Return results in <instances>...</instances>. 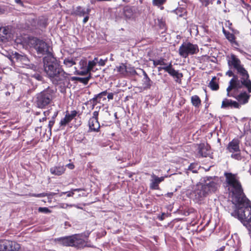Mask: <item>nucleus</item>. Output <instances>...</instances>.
<instances>
[{
  "mask_svg": "<svg viewBox=\"0 0 251 251\" xmlns=\"http://www.w3.org/2000/svg\"><path fill=\"white\" fill-rule=\"evenodd\" d=\"M190 197L197 203H202L208 196L204 186L201 182L194 185L190 193Z\"/></svg>",
  "mask_w": 251,
  "mask_h": 251,
  "instance_id": "39448f33",
  "label": "nucleus"
},
{
  "mask_svg": "<svg viewBox=\"0 0 251 251\" xmlns=\"http://www.w3.org/2000/svg\"><path fill=\"white\" fill-rule=\"evenodd\" d=\"M172 67V63H170L168 65L164 66V67H159L157 68L158 71H160L162 70H164L165 72H167L168 74L169 73L171 68Z\"/></svg>",
  "mask_w": 251,
  "mask_h": 251,
  "instance_id": "72a5a7b5",
  "label": "nucleus"
},
{
  "mask_svg": "<svg viewBox=\"0 0 251 251\" xmlns=\"http://www.w3.org/2000/svg\"><path fill=\"white\" fill-rule=\"evenodd\" d=\"M107 58H105V59H100V60H99L98 64H99V66H103L105 65V63L107 61Z\"/></svg>",
  "mask_w": 251,
  "mask_h": 251,
  "instance_id": "de8ad7c7",
  "label": "nucleus"
},
{
  "mask_svg": "<svg viewBox=\"0 0 251 251\" xmlns=\"http://www.w3.org/2000/svg\"><path fill=\"white\" fill-rule=\"evenodd\" d=\"M239 143L238 139H234L230 142L227 146V150L231 152L239 151Z\"/></svg>",
  "mask_w": 251,
  "mask_h": 251,
  "instance_id": "f3484780",
  "label": "nucleus"
},
{
  "mask_svg": "<svg viewBox=\"0 0 251 251\" xmlns=\"http://www.w3.org/2000/svg\"><path fill=\"white\" fill-rule=\"evenodd\" d=\"M201 182L208 195L215 193L221 184V181L218 176H205L201 180Z\"/></svg>",
  "mask_w": 251,
  "mask_h": 251,
  "instance_id": "423d86ee",
  "label": "nucleus"
},
{
  "mask_svg": "<svg viewBox=\"0 0 251 251\" xmlns=\"http://www.w3.org/2000/svg\"><path fill=\"white\" fill-rule=\"evenodd\" d=\"M191 102L193 106L199 107L201 103V100L197 95H194L191 97Z\"/></svg>",
  "mask_w": 251,
  "mask_h": 251,
  "instance_id": "bb28decb",
  "label": "nucleus"
},
{
  "mask_svg": "<svg viewBox=\"0 0 251 251\" xmlns=\"http://www.w3.org/2000/svg\"><path fill=\"white\" fill-rule=\"evenodd\" d=\"M169 74L175 78V81L178 83H181V78L183 76V75L181 73H179L178 71L175 70L172 67Z\"/></svg>",
  "mask_w": 251,
  "mask_h": 251,
  "instance_id": "5701e85b",
  "label": "nucleus"
},
{
  "mask_svg": "<svg viewBox=\"0 0 251 251\" xmlns=\"http://www.w3.org/2000/svg\"><path fill=\"white\" fill-rule=\"evenodd\" d=\"M225 250V247L222 246L220 249H218L217 250L215 251H224Z\"/></svg>",
  "mask_w": 251,
  "mask_h": 251,
  "instance_id": "bf43d9fd",
  "label": "nucleus"
},
{
  "mask_svg": "<svg viewBox=\"0 0 251 251\" xmlns=\"http://www.w3.org/2000/svg\"><path fill=\"white\" fill-rule=\"evenodd\" d=\"M199 51L197 45L190 42L183 43L178 49L179 55L182 58H186L189 55L197 54Z\"/></svg>",
  "mask_w": 251,
  "mask_h": 251,
  "instance_id": "0eeeda50",
  "label": "nucleus"
},
{
  "mask_svg": "<svg viewBox=\"0 0 251 251\" xmlns=\"http://www.w3.org/2000/svg\"><path fill=\"white\" fill-rule=\"evenodd\" d=\"M234 251H239V250L238 249H234Z\"/></svg>",
  "mask_w": 251,
  "mask_h": 251,
  "instance_id": "774afa93",
  "label": "nucleus"
},
{
  "mask_svg": "<svg viewBox=\"0 0 251 251\" xmlns=\"http://www.w3.org/2000/svg\"><path fill=\"white\" fill-rule=\"evenodd\" d=\"M90 12L89 8H83L81 6H77L75 11V13L79 16H84L86 15H89Z\"/></svg>",
  "mask_w": 251,
  "mask_h": 251,
  "instance_id": "b1692460",
  "label": "nucleus"
},
{
  "mask_svg": "<svg viewBox=\"0 0 251 251\" xmlns=\"http://www.w3.org/2000/svg\"><path fill=\"white\" fill-rule=\"evenodd\" d=\"M16 2L20 5H22L23 4V1H21V0H19V1H15Z\"/></svg>",
  "mask_w": 251,
  "mask_h": 251,
  "instance_id": "680f3d73",
  "label": "nucleus"
},
{
  "mask_svg": "<svg viewBox=\"0 0 251 251\" xmlns=\"http://www.w3.org/2000/svg\"><path fill=\"white\" fill-rule=\"evenodd\" d=\"M151 176L152 179L151 180L150 188L153 190L158 189V184L164 180L165 177H159L153 174L151 175Z\"/></svg>",
  "mask_w": 251,
  "mask_h": 251,
  "instance_id": "4468645a",
  "label": "nucleus"
},
{
  "mask_svg": "<svg viewBox=\"0 0 251 251\" xmlns=\"http://www.w3.org/2000/svg\"><path fill=\"white\" fill-rule=\"evenodd\" d=\"M197 165L195 164H191L189 167L188 170L191 171L193 173H197Z\"/></svg>",
  "mask_w": 251,
  "mask_h": 251,
  "instance_id": "e433bc0d",
  "label": "nucleus"
},
{
  "mask_svg": "<svg viewBox=\"0 0 251 251\" xmlns=\"http://www.w3.org/2000/svg\"><path fill=\"white\" fill-rule=\"evenodd\" d=\"M53 99V90L49 87L37 94L35 103L37 107L44 109L52 101Z\"/></svg>",
  "mask_w": 251,
  "mask_h": 251,
  "instance_id": "20e7f679",
  "label": "nucleus"
},
{
  "mask_svg": "<svg viewBox=\"0 0 251 251\" xmlns=\"http://www.w3.org/2000/svg\"><path fill=\"white\" fill-rule=\"evenodd\" d=\"M66 194L68 197H72L74 195V193L72 190L70 191L66 192Z\"/></svg>",
  "mask_w": 251,
  "mask_h": 251,
  "instance_id": "603ef678",
  "label": "nucleus"
},
{
  "mask_svg": "<svg viewBox=\"0 0 251 251\" xmlns=\"http://www.w3.org/2000/svg\"><path fill=\"white\" fill-rule=\"evenodd\" d=\"M227 64L229 68L233 69L237 74L229 81L227 90H238L245 87L249 93H251V80L249 78V74L240 60L235 55L231 54L227 59Z\"/></svg>",
  "mask_w": 251,
  "mask_h": 251,
  "instance_id": "f257e3e1",
  "label": "nucleus"
},
{
  "mask_svg": "<svg viewBox=\"0 0 251 251\" xmlns=\"http://www.w3.org/2000/svg\"><path fill=\"white\" fill-rule=\"evenodd\" d=\"M220 3H221V1H220V0L217 1V4H220Z\"/></svg>",
  "mask_w": 251,
  "mask_h": 251,
  "instance_id": "338daca9",
  "label": "nucleus"
},
{
  "mask_svg": "<svg viewBox=\"0 0 251 251\" xmlns=\"http://www.w3.org/2000/svg\"><path fill=\"white\" fill-rule=\"evenodd\" d=\"M106 96L109 100H112L114 98V94L113 93H107Z\"/></svg>",
  "mask_w": 251,
  "mask_h": 251,
  "instance_id": "3c124183",
  "label": "nucleus"
},
{
  "mask_svg": "<svg viewBox=\"0 0 251 251\" xmlns=\"http://www.w3.org/2000/svg\"><path fill=\"white\" fill-rule=\"evenodd\" d=\"M5 240H0V251H5Z\"/></svg>",
  "mask_w": 251,
  "mask_h": 251,
  "instance_id": "37998d69",
  "label": "nucleus"
},
{
  "mask_svg": "<svg viewBox=\"0 0 251 251\" xmlns=\"http://www.w3.org/2000/svg\"><path fill=\"white\" fill-rule=\"evenodd\" d=\"M97 64H96L94 62H92V61H89L87 63V67L83 71H80L78 74L80 75H85L87 74L88 73L90 72H95L97 69H95V67L96 66Z\"/></svg>",
  "mask_w": 251,
  "mask_h": 251,
  "instance_id": "aec40b11",
  "label": "nucleus"
},
{
  "mask_svg": "<svg viewBox=\"0 0 251 251\" xmlns=\"http://www.w3.org/2000/svg\"><path fill=\"white\" fill-rule=\"evenodd\" d=\"M65 194H66V192H62L61 194H60V196H62V195Z\"/></svg>",
  "mask_w": 251,
  "mask_h": 251,
  "instance_id": "69168bd1",
  "label": "nucleus"
},
{
  "mask_svg": "<svg viewBox=\"0 0 251 251\" xmlns=\"http://www.w3.org/2000/svg\"><path fill=\"white\" fill-rule=\"evenodd\" d=\"M224 176L226 177L225 187L228 191L229 196L231 199L232 202H239V200L245 197L243 193L239 177L237 174L225 172Z\"/></svg>",
  "mask_w": 251,
  "mask_h": 251,
  "instance_id": "7ed1b4c3",
  "label": "nucleus"
},
{
  "mask_svg": "<svg viewBox=\"0 0 251 251\" xmlns=\"http://www.w3.org/2000/svg\"><path fill=\"white\" fill-rule=\"evenodd\" d=\"M70 115V117L72 119V120L76 116L77 112L75 110H73L71 111L70 113H68Z\"/></svg>",
  "mask_w": 251,
  "mask_h": 251,
  "instance_id": "09e8293b",
  "label": "nucleus"
},
{
  "mask_svg": "<svg viewBox=\"0 0 251 251\" xmlns=\"http://www.w3.org/2000/svg\"><path fill=\"white\" fill-rule=\"evenodd\" d=\"M153 62V64L154 66H156L157 65H166V64L164 62V59L163 58H160L159 59H155V60H151Z\"/></svg>",
  "mask_w": 251,
  "mask_h": 251,
  "instance_id": "2f4dec72",
  "label": "nucleus"
},
{
  "mask_svg": "<svg viewBox=\"0 0 251 251\" xmlns=\"http://www.w3.org/2000/svg\"><path fill=\"white\" fill-rule=\"evenodd\" d=\"M64 64L67 67H71L75 64V62L72 58H66L64 60Z\"/></svg>",
  "mask_w": 251,
  "mask_h": 251,
  "instance_id": "7c9ffc66",
  "label": "nucleus"
},
{
  "mask_svg": "<svg viewBox=\"0 0 251 251\" xmlns=\"http://www.w3.org/2000/svg\"><path fill=\"white\" fill-rule=\"evenodd\" d=\"M222 108H239L240 104L237 101L230 99H225L223 100L221 105Z\"/></svg>",
  "mask_w": 251,
  "mask_h": 251,
  "instance_id": "9b49d317",
  "label": "nucleus"
},
{
  "mask_svg": "<svg viewBox=\"0 0 251 251\" xmlns=\"http://www.w3.org/2000/svg\"><path fill=\"white\" fill-rule=\"evenodd\" d=\"M81 236L79 234L74 235V241L73 247L77 248H83L87 246L86 243L85 241L81 238Z\"/></svg>",
  "mask_w": 251,
  "mask_h": 251,
  "instance_id": "2eb2a0df",
  "label": "nucleus"
},
{
  "mask_svg": "<svg viewBox=\"0 0 251 251\" xmlns=\"http://www.w3.org/2000/svg\"><path fill=\"white\" fill-rule=\"evenodd\" d=\"M50 112V110H48L44 112L43 114L45 117H47V116H49Z\"/></svg>",
  "mask_w": 251,
  "mask_h": 251,
  "instance_id": "6e6d98bb",
  "label": "nucleus"
},
{
  "mask_svg": "<svg viewBox=\"0 0 251 251\" xmlns=\"http://www.w3.org/2000/svg\"><path fill=\"white\" fill-rule=\"evenodd\" d=\"M165 1H153V4L158 7H160L161 9H163V7L162 5L163 4Z\"/></svg>",
  "mask_w": 251,
  "mask_h": 251,
  "instance_id": "ea45409f",
  "label": "nucleus"
},
{
  "mask_svg": "<svg viewBox=\"0 0 251 251\" xmlns=\"http://www.w3.org/2000/svg\"><path fill=\"white\" fill-rule=\"evenodd\" d=\"M223 32L226 37V38L232 44L237 45V43L235 41V37L234 35L229 32L226 31L223 29Z\"/></svg>",
  "mask_w": 251,
  "mask_h": 251,
  "instance_id": "a878e982",
  "label": "nucleus"
},
{
  "mask_svg": "<svg viewBox=\"0 0 251 251\" xmlns=\"http://www.w3.org/2000/svg\"><path fill=\"white\" fill-rule=\"evenodd\" d=\"M58 113V111L56 110L54 112V114L51 118V119L55 120V118L57 117Z\"/></svg>",
  "mask_w": 251,
  "mask_h": 251,
  "instance_id": "864d4df0",
  "label": "nucleus"
},
{
  "mask_svg": "<svg viewBox=\"0 0 251 251\" xmlns=\"http://www.w3.org/2000/svg\"><path fill=\"white\" fill-rule=\"evenodd\" d=\"M229 70H228L226 73V75L227 76H228L229 77H231L232 76V78H234V76H236V75H235L233 72H232V71L231 70L232 69H230L229 68Z\"/></svg>",
  "mask_w": 251,
  "mask_h": 251,
  "instance_id": "49530a36",
  "label": "nucleus"
},
{
  "mask_svg": "<svg viewBox=\"0 0 251 251\" xmlns=\"http://www.w3.org/2000/svg\"><path fill=\"white\" fill-rule=\"evenodd\" d=\"M92 62H94L96 64H98L99 59L98 57H95L93 60H91Z\"/></svg>",
  "mask_w": 251,
  "mask_h": 251,
  "instance_id": "13d9d810",
  "label": "nucleus"
},
{
  "mask_svg": "<svg viewBox=\"0 0 251 251\" xmlns=\"http://www.w3.org/2000/svg\"><path fill=\"white\" fill-rule=\"evenodd\" d=\"M99 111H95L93 113V116L91 119H95L98 120Z\"/></svg>",
  "mask_w": 251,
  "mask_h": 251,
  "instance_id": "8fccbe9b",
  "label": "nucleus"
},
{
  "mask_svg": "<svg viewBox=\"0 0 251 251\" xmlns=\"http://www.w3.org/2000/svg\"><path fill=\"white\" fill-rule=\"evenodd\" d=\"M214 78H213L210 81L209 84V87L212 90H217L219 88L218 84L214 81Z\"/></svg>",
  "mask_w": 251,
  "mask_h": 251,
  "instance_id": "473e14b6",
  "label": "nucleus"
},
{
  "mask_svg": "<svg viewBox=\"0 0 251 251\" xmlns=\"http://www.w3.org/2000/svg\"><path fill=\"white\" fill-rule=\"evenodd\" d=\"M47 117H45V116H44V117H43V118L40 119L39 120V121H40V122H43V121H46V120H47Z\"/></svg>",
  "mask_w": 251,
  "mask_h": 251,
  "instance_id": "e2e57ef3",
  "label": "nucleus"
},
{
  "mask_svg": "<svg viewBox=\"0 0 251 251\" xmlns=\"http://www.w3.org/2000/svg\"><path fill=\"white\" fill-rule=\"evenodd\" d=\"M89 130L98 132L100 128V125L98 120L95 119H90L88 122Z\"/></svg>",
  "mask_w": 251,
  "mask_h": 251,
  "instance_id": "6ab92c4d",
  "label": "nucleus"
},
{
  "mask_svg": "<svg viewBox=\"0 0 251 251\" xmlns=\"http://www.w3.org/2000/svg\"><path fill=\"white\" fill-rule=\"evenodd\" d=\"M28 20L29 24H27L28 26L29 25V24L32 26H36V21L33 17H32L29 18Z\"/></svg>",
  "mask_w": 251,
  "mask_h": 251,
  "instance_id": "a18cd8bd",
  "label": "nucleus"
},
{
  "mask_svg": "<svg viewBox=\"0 0 251 251\" xmlns=\"http://www.w3.org/2000/svg\"><path fill=\"white\" fill-rule=\"evenodd\" d=\"M107 94V90H105L98 94L95 95L94 98L92 99V100L93 101L94 105L96 104L97 103H100L101 101L105 100L106 99V97Z\"/></svg>",
  "mask_w": 251,
  "mask_h": 251,
  "instance_id": "a211bd4d",
  "label": "nucleus"
},
{
  "mask_svg": "<svg viewBox=\"0 0 251 251\" xmlns=\"http://www.w3.org/2000/svg\"><path fill=\"white\" fill-rule=\"evenodd\" d=\"M74 238V235H72L57 238L55 239L54 240L61 245L73 247Z\"/></svg>",
  "mask_w": 251,
  "mask_h": 251,
  "instance_id": "f8f14e48",
  "label": "nucleus"
},
{
  "mask_svg": "<svg viewBox=\"0 0 251 251\" xmlns=\"http://www.w3.org/2000/svg\"><path fill=\"white\" fill-rule=\"evenodd\" d=\"M91 77V75L90 74L89 76L84 78H78V79L80 82L83 83L84 84H87Z\"/></svg>",
  "mask_w": 251,
  "mask_h": 251,
  "instance_id": "58836bf2",
  "label": "nucleus"
},
{
  "mask_svg": "<svg viewBox=\"0 0 251 251\" xmlns=\"http://www.w3.org/2000/svg\"><path fill=\"white\" fill-rule=\"evenodd\" d=\"M38 211L41 213H50L51 212V211L48 207H40L38 208Z\"/></svg>",
  "mask_w": 251,
  "mask_h": 251,
  "instance_id": "4c0bfd02",
  "label": "nucleus"
},
{
  "mask_svg": "<svg viewBox=\"0 0 251 251\" xmlns=\"http://www.w3.org/2000/svg\"><path fill=\"white\" fill-rule=\"evenodd\" d=\"M5 251H18L20 246L14 241L5 240Z\"/></svg>",
  "mask_w": 251,
  "mask_h": 251,
  "instance_id": "dca6fc26",
  "label": "nucleus"
},
{
  "mask_svg": "<svg viewBox=\"0 0 251 251\" xmlns=\"http://www.w3.org/2000/svg\"><path fill=\"white\" fill-rule=\"evenodd\" d=\"M13 58L15 59L17 62H20L25 65H27L29 62L26 55L20 54L18 52H15L13 54Z\"/></svg>",
  "mask_w": 251,
  "mask_h": 251,
  "instance_id": "412c9836",
  "label": "nucleus"
},
{
  "mask_svg": "<svg viewBox=\"0 0 251 251\" xmlns=\"http://www.w3.org/2000/svg\"><path fill=\"white\" fill-rule=\"evenodd\" d=\"M67 166L70 169H73L74 168V165L72 164H68Z\"/></svg>",
  "mask_w": 251,
  "mask_h": 251,
  "instance_id": "052dcab7",
  "label": "nucleus"
},
{
  "mask_svg": "<svg viewBox=\"0 0 251 251\" xmlns=\"http://www.w3.org/2000/svg\"><path fill=\"white\" fill-rule=\"evenodd\" d=\"M231 91V90L228 91L227 88H226L227 96L236 99L240 105L248 102L250 96L246 92L240 93L238 95H236L235 94L230 93Z\"/></svg>",
  "mask_w": 251,
  "mask_h": 251,
  "instance_id": "1a4fd4ad",
  "label": "nucleus"
},
{
  "mask_svg": "<svg viewBox=\"0 0 251 251\" xmlns=\"http://www.w3.org/2000/svg\"><path fill=\"white\" fill-rule=\"evenodd\" d=\"M143 74H144V78H143V79H146V78H149V77L148 76V75L147 74V73L145 71H143Z\"/></svg>",
  "mask_w": 251,
  "mask_h": 251,
  "instance_id": "4d7b16f0",
  "label": "nucleus"
},
{
  "mask_svg": "<svg viewBox=\"0 0 251 251\" xmlns=\"http://www.w3.org/2000/svg\"><path fill=\"white\" fill-rule=\"evenodd\" d=\"M117 71L123 76L126 75L127 65L124 63H121L119 66H117L114 69Z\"/></svg>",
  "mask_w": 251,
  "mask_h": 251,
  "instance_id": "393cba45",
  "label": "nucleus"
},
{
  "mask_svg": "<svg viewBox=\"0 0 251 251\" xmlns=\"http://www.w3.org/2000/svg\"><path fill=\"white\" fill-rule=\"evenodd\" d=\"M123 13L126 20H134L137 16L135 8L128 6L123 8Z\"/></svg>",
  "mask_w": 251,
  "mask_h": 251,
  "instance_id": "9d476101",
  "label": "nucleus"
},
{
  "mask_svg": "<svg viewBox=\"0 0 251 251\" xmlns=\"http://www.w3.org/2000/svg\"><path fill=\"white\" fill-rule=\"evenodd\" d=\"M231 157L233 158H234L237 160H241V156L240 153L237 152L235 153H232L231 155Z\"/></svg>",
  "mask_w": 251,
  "mask_h": 251,
  "instance_id": "79ce46f5",
  "label": "nucleus"
},
{
  "mask_svg": "<svg viewBox=\"0 0 251 251\" xmlns=\"http://www.w3.org/2000/svg\"><path fill=\"white\" fill-rule=\"evenodd\" d=\"M72 190L73 191V192H75V191H77V192H79L81 190L80 189H72Z\"/></svg>",
  "mask_w": 251,
  "mask_h": 251,
  "instance_id": "0e129e2a",
  "label": "nucleus"
},
{
  "mask_svg": "<svg viewBox=\"0 0 251 251\" xmlns=\"http://www.w3.org/2000/svg\"><path fill=\"white\" fill-rule=\"evenodd\" d=\"M210 147L207 144H200L198 146V153L201 157H206L210 154Z\"/></svg>",
  "mask_w": 251,
  "mask_h": 251,
  "instance_id": "ddd939ff",
  "label": "nucleus"
},
{
  "mask_svg": "<svg viewBox=\"0 0 251 251\" xmlns=\"http://www.w3.org/2000/svg\"><path fill=\"white\" fill-rule=\"evenodd\" d=\"M44 70L53 84H65L69 82V74L64 71L52 54L43 58Z\"/></svg>",
  "mask_w": 251,
  "mask_h": 251,
  "instance_id": "f03ea898",
  "label": "nucleus"
},
{
  "mask_svg": "<svg viewBox=\"0 0 251 251\" xmlns=\"http://www.w3.org/2000/svg\"><path fill=\"white\" fill-rule=\"evenodd\" d=\"M72 120V119L70 117V115L69 114L67 113L65 116V117L63 119H62L59 123L60 126H65L67 124L69 123Z\"/></svg>",
  "mask_w": 251,
  "mask_h": 251,
  "instance_id": "cd10ccee",
  "label": "nucleus"
},
{
  "mask_svg": "<svg viewBox=\"0 0 251 251\" xmlns=\"http://www.w3.org/2000/svg\"><path fill=\"white\" fill-rule=\"evenodd\" d=\"M49 195H50V194L47 193H42L37 194H35L33 195V196L34 197H37V198L45 197H46V196H48Z\"/></svg>",
  "mask_w": 251,
  "mask_h": 251,
  "instance_id": "a19ab883",
  "label": "nucleus"
},
{
  "mask_svg": "<svg viewBox=\"0 0 251 251\" xmlns=\"http://www.w3.org/2000/svg\"><path fill=\"white\" fill-rule=\"evenodd\" d=\"M88 19H89L88 15H86L85 17L84 18V19L83 20V23L85 24L86 23H87V21H88Z\"/></svg>",
  "mask_w": 251,
  "mask_h": 251,
  "instance_id": "5fc2aeb1",
  "label": "nucleus"
},
{
  "mask_svg": "<svg viewBox=\"0 0 251 251\" xmlns=\"http://www.w3.org/2000/svg\"><path fill=\"white\" fill-rule=\"evenodd\" d=\"M54 123H55V120H53V119H51L49 121V123L48 124V128L49 129V132L50 133H51V128H52V127L54 125Z\"/></svg>",
  "mask_w": 251,
  "mask_h": 251,
  "instance_id": "c03bdc74",
  "label": "nucleus"
},
{
  "mask_svg": "<svg viewBox=\"0 0 251 251\" xmlns=\"http://www.w3.org/2000/svg\"><path fill=\"white\" fill-rule=\"evenodd\" d=\"M7 34V30L3 27H0V41L3 42L5 39V35Z\"/></svg>",
  "mask_w": 251,
  "mask_h": 251,
  "instance_id": "c85d7f7f",
  "label": "nucleus"
},
{
  "mask_svg": "<svg viewBox=\"0 0 251 251\" xmlns=\"http://www.w3.org/2000/svg\"><path fill=\"white\" fill-rule=\"evenodd\" d=\"M152 81L150 78L143 79V86L145 89H150L151 87Z\"/></svg>",
  "mask_w": 251,
  "mask_h": 251,
  "instance_id": "c756f323",
  "label": "nucleus"
},
{
  "mask_svg": "<svg viewBox=\"0 0 251 251\" xmlns=\"http://www.w3.org/2000/svg\"><path fill=\"white\" fill-rule=\"evenodd\" d=\"M80 69L81 71L85 70L87 67V62L85 60H81L79 62Z\"/></svg>",
  "mask_w": 251,
  "mask_h": 251,
  "instance_id": "c9c22d12",
  "label": "nucleus"
},
{
  "mask_svg": "<svg viewBox=\"0 0 251 251\" xmlns=\"http://www.w3.org/2000/svg\"><path fill=\"white\" fill-rule=\"evenodd\" d=\"M30 44L38 54L46 55V56L52 54L50 51V46L43 40L33 38L30 40Z\"/></svg>",
  "mask_w": 251,
  "mask_h": 251,
  "instance_id": "6e6552de",
  "label": "nucleus"
},
{
  "mask_svg": "<svg viewBox=\"0 0 251 251\" xmlns=\"http://www.w3.org/2000/svg\"><path fill=\"white\" fill-rule=\"evenodd\" d=\"M65 167L64 166H55L50 168V172L52 175L60 176L64 173Z\"/></svg>",
  "mask_w": 251,
  "mask_h": 251,
  "instance_id": "4be33fe9",
  "label": "nucleus"
},
{
  "mask_svg": "<svg viewBox=\"0 0 251 251\" xmlns=\"http://www.w3.org/2000/svg\"><path fill=\"white\" fill-rule=\"evenodd\" d=\"M128 74H129L131 75H134L136 74V72L134 67H131L130 65L127 66L126 75Z\"/></svg>",
  "mask_w": 251,
  "mask_h": 251,
  "instance_id": "f704fd0d",
  "label": "nucleus"
}]
</instances>
